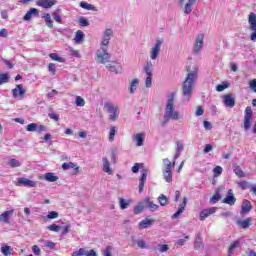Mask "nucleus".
Wrapping results in <instances>:
<instances>
[{
  "mask_svg": "<svg viewBox=\"0 0 256 256\" xmlns=\"http://www.w3.org/2000/svg\"><path fill=\"white\" fill-rule=\"evenodd\" d=\"M183 114L175 109V93H171L166 100L162 127H165L170 121H181Z\"/></svg>",
  "mask_w": 256,
  "mask_h": 256,
  "instance_id": "f257e3e1",
  "label": "nucleus"
},
{
  "mask_svg": "<svg viewBox=\"0 0 256 256\" xmlns=\"http://www.w3.org/2000/svg\"><path fill=\"white\" fill-rule=\"evenodd\" d=\"M199 79V67L195 66L192 71L188 72L187 77L182 85V93L184 101H189L193 95V87L195 81Z\"/></svg>",
  "mask_w": 256,
  "mask_h": 256,
  "instance_id": "f03ea898",
  "label": "nucleus"
},
{
  "mask_svg": "<svg viewBox=\"0 0 256 256\" xmlns=\"http://www.w3.org/2000/svg\"><path fill=\"white\" fill-rule=\"evenodd\" d=\"M104 111L109 115V121H117L121 111L119 110V105L114 102L104 103Z\"/></svg>",
  "mask_w": 256,
  "mask_h": 256,
  "instance_id": "7ed1b4c3",
  "label": "nucleus"
},
{
  "mask_svg": "<svg viewBox=\"0 0 256 256\" xmlns=\"http://www.w3.org/2000/svg\"><path fill=\"white\" fill-rule=\"evenodd\" d=\"M109 46H100V49L96 51V62L101 65H105V63H109V59H111V55L109 54Z\"/></svg>",
  "mask_w": 256,
  "mask_h": 256,
  "instance_id": "20e7f679",
  "label": "nucleus"
},
{
  "mask_svg": "<svg viewBox=\"0 0 256 256\" xmlns=\"http://www.w3.org/2000/svg\"><path fill=\"white\" fill-rule=\"evenodd\" d=\"M249 29L252 31L250 35L251 41H256V14L251 12L248 15Z\"/></svg>",
  "mask_w": 256,
  "mask_h": 256,
  "instance_id": "39448f33",
  "label": "nucleus"
},
{
  "mask_svg": "<svg viewBox=\"0 0 256 256\" xmlns=\"http://www.w3.org/2000/svg\"><path fill=\"white\" fill-rule=\"evenodd\" d=\"M162 45H163V40H161L160 38H157L154 46L150 50V59H152V61H155V59L159 57V53H161Z\"/></svg>",
  "mask_w": 256,
  "mask_h": 256,
  "instance_id": "423d86ee",
  "label": "nucleus"
},
{
  "mask_svg": "<svg viewBox=\"0 0 256 256\" xmlns=\"http://www.w3.org/2000/svg\"><path fill=\"white\" fill-rule=\"evenodd\" d=\"M113 37V29L106 28L102 34V40L100 42V46L109 47V41Z\"/></svg>",
  "mask_w": 256,
  "mask_h": 256,
  "instance_id": "0eeeda50",
  "label": "nucleus"
},
{
  "mask_svg": "<svg viewBox=\"0 0 256 256\" xmlns=\"http://www.w3.org/2000/svg\"><path fill=\"white\" fill-rule=\"evenodd\" d=\"M204 41H205V34L200 33L196 36L193 53L195 54L200 53L201 49H203Z\"/></svg>",
  "mask_w": 256,
  "mask_h": 256,
  "instance_id": "6e6552de",
  "label": "nucleus"
},
{
  "mask_svg": "<svg viewBox=\"0 0 256 256\" xmlns=\"http://www.w3.org/2000/svg\"><path fill=\"white\" fill-rule=\"evenodd\" d=\"M253 117V110L251 106H247L245 109V116H244V129L248 131L251 127V118Z\"/></svg>",
  "mask_w": 256,
  "mask_h": 256,
  "instance_id": "1a4fd4ad",
  "label": "nucleus"
},
{
  "mask_svg": "<svg viewBox=\"0 0 256 256\" xmlns=\"http://www.w3.org/2000/svg\"><path fill=\"white\" fill-rule=\"evenodd\" d=\"M222 102L225 107H228V109H233V107H235V97H233V94H226L222 96Z\"/></svg>",
  "mask_w": 256,
  "mask_h": 256,
  "instance_id": "9d476101",
  "label": "nucleus"
},
{
  "mask_svg": "<svg viewBox=\"0 0 256 256\" xmlns=\"http://www.w3.org/2000/svg\"><path fill=\"white\" fill-rule=\"evenodd\" d=\"M36 5L43 7V9H51V7L57 5V0H37Z\"/></svg>",
  "mask_w": 256,
  "mask_h": 256,
  "instance_id": "9b49d317",
  "label": "nucleus"
},
{
  "mask_svg": "<svg viewBox=\"0 0 256 256\" xmlns=\"http://www.w3.org/2000/svg\"><path fill=\"white\" fill-rule=\"evenodd\" d=\"M12 95L14 99H23V96L25 95V89H23V85H16V87L12 89Z\"/></svg>",
  "mask_w": 256,
  "mask_h": 256,
  "instance_id": "f8f14e48",
  "label": "nucleus"
},
{
  "mask_svg": "<svg viewBox=\"0 0 256 256\" xmlns=\"http://www.w3.org/2000/svg\"><path fill=\"white\" fill-rule=\"evenodd\" d=\"M132 141L136 144V147H143L145 143V133H136L132 136Z\"/></svg>",
  "mask_w": 256,
  "mask_h": 256,
  "instance_id": "ddd939ff",
  "label": "nucleus"
},
{
  "mask_svg": "<svg viewBox=\"0 0 256 256\" xmlns=\"http://www.w3.org/2000/svg\"><path fill=\"white\" fill-rule=\"evenodd\" d=\"M107 69L108 71H111V73H115L116 75L121 73V71H123V67L121 66V64L119 62H110L107 65Z\"/></svg>",
  "mask_w": 256,
  "mask_h": 256,
  "instance_id": "4468645a",
  "label": "nucleus"
},
{
  "mask_svg": "<svg viewBox=\"0 0 256 256\" xmlns=\"http://www.w3.org/2000/svg\"><path fill=\"white\" fill-rule=\"evenodd\" d=\"M13 213H15V210L13 209L3 212L0 215V222L7 223V224L11 223V218L13 217Z\"/></svg>",
  "mask_w": 256,
  "mask_h": 256,
  "instance_id": "2eb2a0df",
  "label": "nucleus"
},
{
  "mask_svg": "<svg viewBox=\"0 0 256 256\" xmlns=\"http://www.w3.org/2000/svg\"><path fill=\"white\" fill-rule=\"evenodd\" d=\"M217 208L216 207H211L208 209H204L200 212V221H205L209 215H213V213H216Z\"/></svg>",
  "mask_w": 256,
  "mask_h": 256,
  "instance_id": "dca6fc26",
  "label": "nucleus"
},
{
  "mask_svg": "<svg viewBox=\"0 0 256 256\" xmlns=\"http://www.w3.org/2000/svg\"><path fill=\"white\" fill-rule=\"evenodd\" d=\"M102 171H104V173H107L108 175H113L111 163H109V159H107V157L102 158Z\"/></svg>",
  "mask_w": 256,
  "mask_h": 256,
  "instance_id": "f3484780",
  "label": "nucleus"
},
{
  "mask_svg": "<svg viewBox=\"0 0 256 256\" xmlns=\"http://www.w3.org/2000/svg\"><path fill=\"white\" fill-rule=\"evenodd\" d=\"M138 87H139V79L133 78L129 82V87H128V91H129L130 95H135Z\"/></svg>",
  "mask_w": 256,
  "mask_h": 256,
  "instance_id": "a211bd4d",
  "label": "nucleus"
},
{
  "mask_svg": "<svg viewBox=\"0 0 256 256\" xmlns=\"http://www.w3.org/2000/svg\"><path fill=\"white\" fill-rule=\"evenodd\" d=\"M195 3H197V0H187V3L183 7V13L185 15H191Z\"/></svg>",
  "mask_w": 256,
  "mask_h": 256,
  "instance_id": "6ab92c4d",
  "label": "nucleus"
},
{
  "mask_svg": "<svg viewBox=\"0 0 256 256\" xmlns=\"http://www.w3.org/2000/svg\"><path fill=\"white\" fill-rule=\"evenodd\" d=\"M235 201H237V199L233 195V190L229 189L226 198L223 200V203L233 206L235 205Z\"/></svg>",
  "mask_w": 256,
  "mask_h": 256,
  "instance_id": "aec40b11",
  "label": "nucleus"
},
{
  "mask_svg": "<svg viewBox=\"0 0 256 256\" xmlns=\"http://www.w3.org/2000/svg\"><path fill=\"white\" fill-rule=\"evenodd\" d=\"M185 207H187V198L184 197L183 202L179 205L178 210L172 215V219H178L183 211H185Z\"/></svg>",
  "mask_w": 256,
  "mask_h": 256,
  "instance_id": "412c9836",
  "label": "nucleus"
},
{
  "mask_svg": "<svg viewBox=\"0 0 256 256\" xmlns=\"http://www.w3.org/2000/svg\"><path fill=\"white\" fill-rule=\"evenodd\" d=\"M253 209V206H251V201L249 200H243L242 205H241V215H247L249 211Z\"/></svg>",
  "mask_w": 256,
  "mask_h": 256,
  "instance_id": "4be33fe9",
  "label": "nucleus"
},
{
  "mask_svg": "<svg viewBox=\"0 0 256 256\" xmlns=\"http://www.w3.org/2000/svg\"><path fill=\"white\" fill-rule=\"evenodd\" d=\"M253 222V218H247L245 220H237V225L238 227H241V229H249V227H251V224Z\"/></svg>",
  "mask_w": 256,
  "mask_h": 256,
  "instance_id": "5701e85b",
  "label": "nucleus"
},
{
  "mask_svg": "<svg viewBox=\"0 0 256 256\" xmlns=\"http://www.w3.org/2000/svg\"><path fill=\"white\" fill-rule=\"evenodd\" d=\"M145 181H147V169L141 171V178L139 180V193H143V187H145Z\"/></svg>",
  "mask_w": 256,
  "mask_h": 256,
  "instance_id": "b1692460",
  "label": "nucleus"
},
{
  "mask_svg": "<svg viewBox=\"0 0 256 256\" xmlns=\"http://www.w3.org/2000/svg\"><path fill=\"white\" fill-rule=\"evenodd\" d=\"M18 183L19 185H24V187H37V182L27 178H19Z\"/></svg>",
  "mask_w": 256,
  "mask_h": 256,
  "instance_id": "393cba45",
  "label": "nucleus"
},
{
  "mask_svg": "<svg viewBox=\"0 0 256 256\" xmlns=\"http://www.w3.org/2000/svg\"><path fill=\"white\" fill-rule=\"evenodd\" d=\"M153 223H155V220L153 219H149V218H145L144 220H142L139 224H138V228L141 229H147L149 227H151V225H153Z\"/></svg>",
  "mask_w": 256,
  "mask_h": 256,
  "instance_id": "a878e982",
  "label": "nucleus"
},
{
  "mask_svg": "<svg viewBox=\"0 0 256 256\" xmlns=\"http://www.w3.org/2000/svg\"><path fill=\"white\" fill-rule=\"evenodd\" d=\"M144 204L146 206V209H150V211H157V209H159V205L153 203V201H151L150 198H146L144 200Z\"/></svg>",
  "mask_w": 256,
  "mask_h": 256,
  "instance_id": "bb28decb",
  "label": "nucleus"
},
{
  "mask_svg": "<svg viewBox=\"0 0 256 256\" xmlns=\"http://www.w3.org/2000/svg\"><path fill=\"white\" fill-rule=\"evenodd\" d=\"M164 171H173L175 169V161L171 162L168 158L163 159Z\"/></svg>",
  "mask_w": 256,
  "mask_h": 256,
  "instance_id": "cd10ccee",
  "label": "nucleus"
},
{
  "mask_svg": "<svg viewBox=\"0 0 256 256\" xmlns=\"http://www.w3.org/2000/svg\"><path fill=\"white\" fill-rule=\"evenodd\" d=\"M145 209H146L145 200H143L142 202H139L138 205L134 207V215H139L140 213H143Z\"/></svg>",
  "mask_w": 256,
  "mask_h": 256,
  "instance_id": "c85d7f7f",
  "label": "nucleus"
},
{
  "mask_svg": "<svg viewBox=\"0 0 256 256\" xmlns=\"http://www.w3.org/2000/svg\"><path fill=\"white\" fill-rule=\"evenodd\" d=\"M39 11L36 8H30L29 11L24 15V21H31L33 15H37Z\"/></svg>",
  "mask_w": 256,
  "mask_h": 256,
  "instance_id": "c756f323",
  "label": "nucleus"
},
{
  "mask_svg": "<svg viewBox=\"0 0 256 256\" xmlns=\"http://www.w3.org/2000/svg\"><path fill=\"white\" fill-rule=\"evenodd\" d=\"M84 39H85V34L83 33V31L78 30L76 32V36L74 38L75 43L77 45H81V43H83Z\"/></svg>",
  "mask_w": 256,
  "mask_h": 256,
  "instance_id": "7c9ffc66",
  "label": "nucleus"
},
{
  "mask_svg": "<svg viewBox=\"0 0 256 256\" xmlns=\"http://www.w3.org/2000/svg\"><path fill=\"white\" fill-rule=\"evenodd\" d=\"M38 243H43L44 247H47V249H55V247H57L55 242L45 239L38 240Z\"/></svg>",
  "mask_w": 256,
  "mask_h": 256,
  "instance_id": "2f4dec72",
  "label": "nucleus"
},
{
  "mask_svg": "<svg viewBox=\"0 0 256 256\" xmlns=\"http://www.w3.org/2000/svg\"><path fill=\"white\" fill-rule=\"evenodd\" d=\"M44 179L45 181H48V183H55V181H59V177L51 172L46 173Z\"/></svg>",
  "mask_w": 256,
  "mask_h": 256,
  "instance_id": "473e14b6",
  "label": "nucleus"
},
{
  "mask_svg": "<svg viewBox=\"0 0 256 256\" xmlns=\"http://www.w3.org/2000/svg\"><path fill=\"white\" fill-rule=\"evenodd\" d=\"M80 7L82 9H86V11H97V8H95V6H93V4H89L86 1L80 2Z\"/></svg>",
  "mask_w": 256,
  "mask_h": 256,
  "instance_id": "72a5a7b5",
  "label": "nucleus"
},
{
  "mask_svg": "<svg viewBox=\"0 0 256 256\" xmlns=\"http://www.w3.org/2000/svg\"><path fill=\"white\" fill-rule=\"evenodd\" d=\"M11 251H13V248H11V246L7 245V244H3L1 246V253L4 256H11Z\"/></svg>",
  "mask_w": 256,
  "mask_h": 256,
  "instance_id": "f704fd0d",
  "label": "nucleus"
},
{
  "mask_svg": "<svg viewBox=\"0 0 256 256\" xmlns=\"http://www.w3.org/2000/svg\"><path fill=\"white\" fill-rule=\"evenodd\" d=\"M62 169L67 171L68 169H75V171H79V166L75 165L73 162L63 163Z\"/></svg>",
  "mask_w": 256,
  "mask_h": 256,
  "instance_id": "c9c22d12",
  "label": "nucleus"
},
{
  "mask_svg": "<svg viewBox=\"0 0 256 256\" xmlns=\"http://www.w3.org/2000/svg\"><path fill=\"white\" fill-rule=\"evenodd\" d=\"M233 171H234L235 175H237V177H240V178L245 177V172H243V170L241 169V167L239 165L234 164Z\"/></svg>",
  "mask_w": 256,
  "mask_h": 256,
  "instance_id": "e433bc0d",
  "label": "nucleus"
},
{
  "mask_svg": "<svg viewBox=\"0 0 256 256\" xmlns=\"http://www.w3.org/2000/svg\"><path fill=\"white\" fill-rule=\"evenodd\" d=\"M120 209L125 210L131 205V200H126L125 198H119Z\"/></svg>",
  "mask_w": 256,
  "mask_h": 256,
  "instance_id": "4c0bfd02",
  "label": "nucleus"
},
{
  "mask_svg": "<svg viewBox=\"0 0 256 256\" xmlns=\"http://www.w3.org/2000/svg\"><path fill=\"white\" fill-rule=\"evenodd\" d=\"M153 251H159L160 253H166V251H169V245L167 244H158L157 247H152Z\"/></svg>",
  "mask_w": 256,
  "mask_h": 256,
  "instance_id": "58836bf2",
  "label": "nucleus"
},
{
  "mask_svg": "<svg viewBox=\"0 0 256 256\" xmlns=\"http://www.w3.org/2000/svg\"><path fill=\"white\" fill-rule=\"evenodd\" d=\"M144 72L146 75H153V62L148 61L144 66Z\"/></svg>",
  "mask_w": 256,
  "mask_h": 256,
  "instance_id": "ea45409f",
  "label": "nucleus"
},
{
  "mask_svg": "<svg viewBox=\"0 0 256 256\" xmlns=\"http://www.w3.org/2000/svg\"><path fill=\"white\" fill-rule=\"evenodd\" d=\"M163 177L166 181V183H172L173 181V172L172 171H163Z\"/></svg>",
  "mask_w": 256,
  "mask_h": 256,
  "instance_id": "a19ab883",
  "label": "nucleus"
},
{
  "mask_svg": "<svg viewBox=\"0 0 256 256\" xmlns=\"http://www.w3.org/2000/svg\"><path fill=\"white\" fill-rule=\"evenodd\" d=\"M42 17L47 27H49V29H53V20L51 19V14H44Z\"/></svg>",
  "mask_w": 256,
  "mask_h": 256,
  "instance_id": "79ce46f5",
  "label": "nucleus"
},
{
  "mask_svg": "<svg viewBox=\"0 0 256 256\" xmlns=\"http://www.w3.org/2000/svg\"><path fill=\"white\" fill-rule=\"evenodd\" d=\"M50 59L53 61H58V63H65V58L59 56L57 53H51L49 54Z\"/></svg>",
  "mask_w": 256,
  "mask_h": 256,
  "instance_id": "37998d69",
  "label": "nucleus"
},
{
  "mask_svg": "<svg viewBox=\"0 0 256 256\" xmlns=\"http://www.w3.org/2000/svg\"><path fill=\"white\" fill-rule=\"evenodd\" d=\"M195 249H201L203 247V240L201 239V235L198 234L196 236L195 242H194Z\"/></svg>",
  "mask_w": 256,
  "mask_h": 256,
  "instance_id": "c03bdc74",
  "label": "nucleus"
},
{
  "mask_svg": "<svg viewBox=\"0 0 256 256\" xmlns=\"http://www.w3.org/2000/svg\"><path fill=\"white\" fill-rule=\"evenodd\" d=\"M117 133V127L111 126L110 127V132H109V141L113 143L115 141V135Z\"/></svg>",
  "mask_w": 256,
  "mask_h": 256,
  "instance_id": "a18cd8bd",
  "label": "nucleus"
},
{
  "mask_svg": "<svg viewBox=\"0 0 256 256\" xmlns=\"http://www.w3.org/2000/svg\"><path fill=\"white\" fill-rule=\"evenodd\" d=\"M158 203H160L161 207H165L168 203L167 196L164 194H161L158 197Z\"/></svg>",
  "mask_w": 256,
  "mask_h": 256,
  "instance_id": "49530a36",
  "label": "nucleus"
},
{
  "mask_svg": "<svg viewBox=\"0 0 256 256\" xmlns=\"http://www.w3.org/2000/svg\"><path fill=\"white\" fill-rule=\"evenodd\" d=\"M11 76H9L8 73L0 74V85H3L4 83H9V79Z\"/></svg>",
  "mask_w": 256,
  "mask_h": 256,
  "instance_id": "de8ad7c7",
  "label": "nucleus"
},
{
  "mask_svg": "<svg viewBox=\"0 0 256 256\" xmlns=\"http://www.w3.org/2000/svg\"><path fill=\"white\" fill-rule=\"evenodd\" d=\"M46 229H48V231H53L54 233H59V231L61 230V226L57 224H52L47 226Z\"/></svg>",
  "mask_w": 256,
  "mask_h": 256,
  "instance_id": "09e8293b",
  "label": "nucleus"
},
{
  "mask_svg": "<svg viewBox=\"0 0 256 256\" xmlns=\"http://www.w3.org/2000/svg\"><path fill=\"white\" fill-rule=\"evenodd\" d=\"M75 104L76 107H85V99H83L81 96H76Z\"/></svg>",
  "mask_w": 256,
  "mask_h": 256,
  "instance_id": "8fccbe9b",
  "label": "nucleus"
},
{
  "mask_svg": "<svg viewBox=\"0 0 256 256\" xmlns=\"http://www.w3.org/2000/svg\"><path fill=\"white\" fill-rule=\"evenodd\" d=\"M153 75H147L146 79H145V87H147V89L151 88L153 85Z\"/></svg>",
  "mask_w": 256,
  "mask_h": 256,
  "instance_id": "3c124183",
  "label": "nucleus"
},
{
  "mask_svg": "<svg viewBox=\"0 0 256 256\" xmlns=\"http://www.w3.org/2000/svg\"><path fill=\"white\" fill-rule=\"evenodd\" d=\"M187 241H189V236H185L184 238L177 240L175 245H177L178 247H183V245H185Z\"/></svg>",
  "mask_w": 256,
  "mask_h": 256,
  "instance_id": "603ef678",
  "label": "nucleus"
},
{
  "mask_svg": "<svg viewBox=\"0 0 256 256\" xmlns=\"http://www.w3.org/2000/svg\"><path fill=\"white\" fill-rule=\"evenodd\" d=\"M214 177H221V174L223 173V167L221 166H216L213 169Z\"/></svg>",
  "mask_w": 256,
  "mask_h": 256,
  "instance_id": "864d4df0",
  "label": "nucleus"
},
{
  "mask_svg": "<svg viewBox=\"0 0 256 256\" xmlns=\"http://www.w3.org/2000/svg\"><path fill=\"white\" fill-rule=\"evenodd\" d=\"M78 22L81 27H89V20L85 17H80Z\"/></svg>",
  "mask_w": 256,
  "mask_h": 256,
  "instance_id": "5fc2aeb1",
  "label": "nucleus"
},
{
  "mask_svg": "<svg viewBox=\"0 0 256 256\" xmlns=\"http://www.w3.org/2000/svg\"><path fill=\"white\" fill-rule=\"evenodd\" d=\"M87 254V250H85L84 248H80L78 251H74L72 253V256H86Z\"/></svg>",
  "mask_w": 256,
  "mask_h": 256,
  "instance_id": "6e6d98bb",
  "label": "nucleus"
},
{
  "mask_svg": "<svg viewBox=\"0 0 256 256\" xmlns=\"http://www.w3.org/2000/svg\"><path fill=\"white\" fill-rule=\"evenodd\" d=\"M59 217V213L57 211H51L47 214L46 219H57Z\"/></svg>",
  "mask_w": 256,
  "mask_h": 256,
  "instance_id": "4d7b16f0",
  "label": "nucleus"
},
{
  "mask_svg": "<svg viewBox=\"0 0 256 256\" xmlns=\"http://www.w3.org/2000/svg\"><path fill=\"white\" fill-rule=\"evenodd\" d=\"M221 200V194H219V191H217L211 198V203H217Z\"/></svg>",
  "mask_w": 256,
  "mask_h": 256,
  "instance_id": "13d9d810",
  "label": "nucleus"
},
{
  "mask_svg": "<svg viewBox=\"0 0 256 256\" xmlns=\"http://www.w3.org/2000/svg\"><path fill=\"white\" fill-rule=\"evenodd\" d=\"M26 130L29 132L37 131V123H30L27 125Z\"/></svg>",
  "mask_w": 256,
  "mask_h": 256,
  "instance_id": "bf43d9fd",
  "label": "nucleus"
},
{
  "mask_svg": "<svg viewBox=\"0 0 256 256\" xmlns=\"http://www.w3.org/2000/svg\"><path fill=\"white\" fill-rule=\"evenodd\" d=\"M9 165H10V167H13V168L21 167V162H19V160H17V159H11L9 161Z\"/></svg>",
  "mask_w": 256,
  "mask_h": 256,
  "instance_id": "052dcab7",
  "label": "nucleus"
},
{
  "mask_svg": "<svg viewBox=\"0 0 256 256\" xmlns=\"http://www.w3.org/2000/svg\"><path fill=\"white\" fill-rule=\"evenodd\" d=\"M184 149H185V146H183V142L177 140V141H176V151H178L179 153H181Z\"/></svg>",
  "mask_w": 256,
  "mask_h": 256,
  "instance_id": "680f3d73",
  "label": "nucleus"
},
{
  "mask_svg": "<svg viewBox=\"0 0 256 256\" xmlns=\"http://www.w3.org/2000/svg\"><path fill=\"white\" fill-rule=\"evenodd\" d=\"M137 245L139 249H147V243L145 242V240H138Z\"/></svg>",
  "mask_w": 256,
  "mask_h": 256,
  "instance_id": "e2e57ef3",
  "label": "nucleus"
},
{
  "mask_svg": "<svg viewBox=\"0 0 256 256\" xmlns=\"http://www.w3.org/2000/svg\"><path fill=\"white\" fill-rule=\"evenodd\" d=\"M53 18L56 23H63V19H61V16L57 12H53Z\"/></svg>",
  "mask_w": 256,
  "mask_h": 256,
  "instance_id": "0e129e2a",
  "label": "nucleus"
},
{
  "mask_svg": "<svg viewBox=\"0 0 256 256\" xmlns=\"http://www.w3.org/2000/svg\"><path fill=\"white\" fill-rule=\"evenodd\" d=\"M48 71L52 74V75H55L56 71H57V68L55 67V64L53 63H50L48 65Z\"/></svg>",
  "mask_w": 256,
  "mask_h": 256,
  "instance_id": "69168bd1",
  "label": "nucleus"
},
{
  "mask_svg": "<svg viewBox=\"0 0 256 256\" xmlns=\"http://www.w3.org/2000/svg\"><path fill=\"white\" fill-rule=\"evenodd\" d=\"M227 84L223 83V84H219L216 86V91H218L219 93H221V91H225V89H227Z\"/></svg>",
  "mask_w": 256,
  "mask_h": 256,
  "instance_id": "338daca9",
  "label": "nucleus"
},
{
  "mask_svg": "<svg viewBox=\"0 0 256 256\" xmlns=\"http://www.w3.org/2000/svg\"><path fill=\"white\" fill-rule=\"evenodd\" d=\"M249 87L254 93H256V79H253L249 82Z\"/></svg>",
  "mask_w": 256,
  "mask_h": 256,
  "instance_id": "774afa93",
  "label": "nucleus"
}]
</instances>
